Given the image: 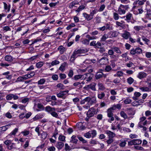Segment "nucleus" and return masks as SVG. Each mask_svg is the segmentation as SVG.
Returning a JSON list of instances; mask_svg holds the SVG:
<instances>
[{
    "instance_id": "338daca9",
    "label": "nucleus",
    "mask_w": 151,
    "mask_h": 151,
    "mask_svg": "<svg viewBox=\"0 0 151 151\" xmlns=\"http://www.w3.org/2000/svg\"><path fill=\"white\" fill-rule=\"evenodd\" d=\"M135 49L137 54H139L142 53V50L141 48L137 47Z\"/></svg>"
},
{
    "instance_id": "774afa93",
    "label": "nucleus",
    "mask_w": 151,
    "mask_h": 151,
    "mask_svg": "<svg viewBox=\"0 0 151 151\" xmlns=\"http://www.w3.org/2000/svg\"><path fill=\"white\" fill-rule=\"evenodd\" d=\"M47 150L48 151H55V148L54 146H50L48 147Z\"/></svg>"
},
{
    "instance_id": "e433bc0d",
    "label": "nucleus",
    "mask_w": 151,
    "mask_h": 151,
    "mask_svg": "<svg viewBox=\"0 0 151 151\" xmlns=\"http://www.w3.org/2000/svg\"><path fill=\"white\" fill-rule=\"evenodd\" d=\"M113 17L114 19L115 20H118L119 19V14L116 13L114 12L113 14Z\"/></svg>"
},
{
    "instance_id": "72a5a7b5",
    "label": "nucleus",
    "mask_w": 151,
    "mask_h": 151,
    "mask_svg": "<svg viewBox=\"0 0 151 151\" xmlns=\"http://www.w3.org/2000/svg\"><path fill=\"white\" fill-rule=\"evenodd\" d=\"M116 23L117 26L121 27L122 29H125V25L123 23L118 21L116 22Z\"/></svg>"
},
{
    "instance_id": "bf43d9fd",
    "label": "nucleus",
    "mask_w": 151,
    "mask_h": 151,
    "mask_svg": "<svg viewBox=\"0 0 151 151\" xmlns=\"http://www.w3.org/2000/svg\"><path fill=\"white\" fill-rule=\"evenodd\" d=\"M84 136L85 137L87 138H90L91 137V136L90 135L89 131L85 133L84 134Z\"/></svg>"
},
{
    "instance_id": "052dcab7",
    "label": "nucleus",
    "mask_w": 151,
    "mask_h": 151,
    "mask_svg": "<svg viewBox=\"0 0 151 151\" xmlns=\"http://www.w3.org/2000/svg\"><path fill=\"white\" fill-rule=\"evenodd\" d=\"M134 29L137 31H139L140 30L142 29V27L141 26H137L134 27Z\"/></svg>"
},
{
    "instance_id": "4d7b16f0",
    "label": "nucleus",
    "mask_w": 151,
    "mask_h": 151,
    "mask_svg": "<svg viewBox=\"0 0 151 151\" xmlns=\"http://www.w3.org/2000/svg\"><path fill=\"white\" fill-rule=\"evenodd\" d=\"M114 140L113 139L109 138V139L106 141V142L108 145L111 144L114 142Z\"/></svg>"
},
{
    "instance_id": "864d4df0",
    "label": "nucleus",
    "mask_w": 151,
    "mask_h": 151,
    "mask_svg": "<svg viewBox=\"0 0 151 151\" xmlns=\"http://www.w3.org/2000/svg\"><path fill=\"white\" fill-rule=\"evenodd\" d=\"M75 26V24L72 23L70 24H69L66 27V29L68 30H69L71 29L72 27H74Z\"/></svg>"
},
{
    "instance_id": "6ab92c4d",
    "label": "nucleus",
    "mask_w": 151,
    "mask_h": 151,
    "mask_svg": "<svg viewBox=\"0 0 151 151\" xmlns=\"http://www.w3.org/2000/svg\"><path fill=\"white\" fill-rule=\"evenodd\" d=\"M45 110L46 111L49 112H52L53 111H55V108L51 107L49 106H48L45 107Z\"/></svg>"
},
{
    "instance_id": "a18cd8bd",
    "label": "nucleus",
    "mask_w": 151,
    "mask_h": 151,
    "mask_svg": "<svg viewBox=\"0 0 151 151\" xmlns=\"http://www.w3.org/2000/svg\"><path fill=\"white\" fill-rule=\"evenodd\" d=\"M134 79L132 77H129L127 79V81L129 84H131L134 82Z\"/></svg>"
},
{
    "instance_id": "7ed1b4c3",
    "label": "nucleus",
    "mask_w": 151,
    "mask_h": 151,
    "mask_svg": "<svg viewBox=\"0 0 151 151\" xmlns=\"http://www.w3.org/2000/svg\"><path fill=\"white\" fill-rule=\"evenodd\" d=\"M96 112V110L93 108H91L89 109L87 112V116L88 117H91L94 116Z\"/></svg>"
},
{
    "instance_id": "bb28decb",
    "label": "nucleus",
    "mask_w": 151,
    "mask_h": 151,
    "mask_svg": "<svg viewBox=\"0 0 151 151\" xmlns=\"http://www.w3.org/2000/svg\"><path fill=\"white\" fill-rule=\"evenodd\" d=\"M89 97H87L85 98L84 99L82 100L81 101L80 103L81 104H84L86 102H87V104H88L89 102Z\"/></svg>"
},
{
    "instance_id": "473e14b6",
    "label": "nucleus",
    "mask_w": 151,
    "mask_h": 151,
    "mask_svg": "<svg viewBox=\"0 0 151 151\" xmlns=\"http://www.w3.org/2000/svg\"><path fill=\"white\" fill-rule=\"evenodd\" d=\"M17 148L16 147L15 144L14 143H12L11 142L10 145H9L8 146V148L9 150H11L13 148L16 149Z\"/></svg>"
},
{
    "instance_id": "393cba45",
    "label": "nucleus",
    "mask_w": 151,
    "mask_h": 151,
    "mask_svg": "<svg viewBox=\"0 0 151 151\" xmlns=\"http://www.w3.org/2000/svg\"><path fill=\"white\" fill-rule=\"evenodd\" d=\"M113 111L111 110L110 109H108L107 111V116L109 117L113 116Z\"/></svg>"
},
{
    "instance_id": "09e8293b",
    "label": "nucleus",
    "mask_w": 151,
    "mask_h": 151,
    "mask_svg": "<svg viewBox=\"0 0 151 151\" xmlns=\"http://www.w3.org/2000/svg\"><path fill=\"white\" fill-rule=\"evenodd\" d=\"M105 71L107 72H109L112 70V68L110 65H108L106 66Z\"/></svg>"
},
{
    "instance_id": "69168bd1",
    "label": "nucleus",
    "mask_w": 151,
    "mask_h": 151,
    "mask_svg": "<svg viewBox=\"0 0 151 151\" xmlns=\"http://www.w3.org/2000/svg\"><path fill=\"white\" fill-rule=\"evenodd\" d=\"M108 53L109 55L111 56V55H112L114 54V50L111 49H109L108 50Z\"/></svg>"
},
{
    "instance_id": "5701e85b",
    "label": "nucleus",
    "mask_w": 151,
    "mask_h": 151,
    "mask_svg": "<svg viewBox=\"0 0 151 151\" xmlns=\"http://www.w3.org/2000/svg\"><path fill=\"white\" fill-rule=\"evenodd\" d=\"M98 86L99 89L100 91H104L105 89L104 86L101 83H99L98 84Z\"/></svg>"
},
{
    "instance_id": "0e129e2a",
    "label": "nucleus",
    "mask_w": 151,
    "mask_h": 151,
    "mask_svg": "<svg viewBox=\"0 0 151 151\" xmlns=\"http://www.w3.org/2000/svg\"><path fill=\"white\" fill-rule=\"evenodd\" d=\"M65 137L63 135H60L58 137V139L61 141H64L65 140Z\"/></svg>"
},
{
    "instance_id": "2f4dec72",
    "label": "nucleus",
    "mask_w": 151,
    "mask_h": 151,
    "mask_svg": "<svg viewBox=\"0 0 151 151\" xmlns=\"http://www.w3.org/2000/svg\"><path fill=\"white\" fill-rule=\"evenodd\" d=\"M71 140H70V142L72 143H76L78 142V140L76 139V136L75 135H73L71 137Z\"/></svg>"
},
{
    "instance_id": "c85d7f7f",
    "label": "nucleus",
    "mask_w": 151,
    "mask_h": 151,
    "mask_svg": "<svg viewBox=\"0 0 151 151\" xmlns=\"http://www.w3.org/2000/svg\"><path fill=\"white\" fill-rule=\"evenodd\" d=\"M132 14L130 13H129L127 14L126 17H124V18L125 17H126V19H125L126 20L129 21L131 19V18L132 17Z\"/></svg>"
},
{
    "instance_id": "6e6552de",
    "label": "nucleus",
    "mask_w": 151,
    "mask_h": 151,
    "mask_svg": "<svg viewBox=\"0 0 151 151\" xmlns=\"http://www.w3.org/2000/svg\"><path fill=\"white\" fill-rule=\"evenodd\" d=\"M105 132L107 135L108 138L113 139L116 136V134L114 133L110 130H106Z\"/></svg>"
},
{
    "instance_id": "c03bdc74",
    "label": "nucleus",
    "mask_w": 151,
    "mask_h": 151,
    "mask_svg": "<svg viewBox=\"0 0 151 151\" xmlns=\"http://www.w3.org/2000/svg\"><path fill=\"white\" fill-rule=\"evenodd\" d=\"M18 130V129L17 128H15L12 131L10 134H9L10 136L15 135L17 132Z\"/></svg>"
},
{
    "instance_id": "423d86ee",
    "label": "nucleus",
    "mask_w": 151,
    "mask_h": 151,
    "mask_svg": "<svg viewBox=\"0 0 151 151\" xmlns=\"http://www.w3.org/2000/svg\"><path fill=\"white\" fill-rule=\"evenodd\" d=\"M121 36L125 40L128 39L130 37L131 34L129 32L124 30L123 33L121 34Z\"/></svg>"
},
{
    "instance_id": "603ef678",
    "label": "nucleus",
    "mask_w": 151,
    "mask_h": 151,
    "mask_svg": "<svg viewBox=\"0 0 151 151\" xmlns=\"http://www.w3.org/2000/svg\"><path fill=\"white\" fill-rule=\"evenodd\" d=\"M51 115L53 117L56 118H58V116L57 113L55 111H52L51 113Z\"/></svg>"
},
{
    "instance_id": "6e6d98bb",
    "label": "nucleus",
    "mask_w": 151,
    "mask_h": 151,
    "mask_svg": "<svg viewBox=\"0 0 151 151\" xmlns=\"http://www.w3.org/2000/svg\"><path fill=\"white\" fill-rule=\"evenodd\" d=\"M82 43L85 45H88L89 43V41L88 39H84L82 41Z\"/></svg>"
},
{
    "instance_id": "ea45409f",
    "label": "nucleus",
    "mask_w": 151,
    "mask_h": 151,
    "mask_svg": "<svg viewBox=\"0 0 151 151\" xmlns=\"http://www.w3.org/2000/svg\"><path fill=\"white\" fill-rule=\"evenodd\" d=\"M40 134L41 135V138L43 139H45L47 137V132L43 131L42 133Z\"/></svg>"
},
{
    "instance_id": "4be33fe9",
    "label": "nucleus",
    "mask_w": 151,
    "mask_h": 151,
    "mask_svg": "<svg viewBox=\"0 0 151 151\" xmlns=\"http://www.w3.org/2000/svg\"><path fill=\"white\" fill-rule=\"evenodd\" d=\"M58 50L59 51L60 53L62 54H63L65 51L66 48L65 47H63V46L60 45L58 47Z\"/></svg>"
},
{
    "instance_id": "c9c22d12",
    "label": "nucleus",
    "mask_w": 151,
    "mask_h": 151,
    "mask_svg": "<svg viewBox=\"0 0 151 151\" xmlns=\"http://www.w3.org/2000/svg\"><path fill=\"white\" fill-rule=\"evenodd\" d=\"M120 115L121 116L123 117L124 119H127V114L123 111H122L120 112Z\"/></svg>"
},
{
    "instance_id": "680f3d73",
    "label": "nucleus",
    "mask_w": 151,
    "mask_h": 151,
    "mask_svg": "<svg viewBox=\"0 0 151 151\" xmlns=\"http://www.w3.org/2000/svg\"><path fill=\"white\" fill-rule=\"evenodd\" d=\"M24 136H26L28 135L29 133V131L28 130H24L23 131H22L21 133Z\"/></svg>"
},
{
    "instance_id": "f704fd0d",
    "label": "nucleus",
    "mask_w": 151,
    "mask_h": 151,
    "mask_svg": "<svg viewBox=\"0 0 151 151\" xmlns=\"http://www.w3.org/2000/svg\"><path fill=\"white\" fill-rule=\"evenodd\" d=\"M44 63L42 61H40L36 63V66L37 68H40L42 66Z\"/></svg>"
},
{
    "instance_id": "49530a36",
    "label": "nucleus",
    "mask_w": 151,
    "mask_h": 151,
    "mask_svg": "<svg viewBox=\"0 0 151 151\" xmlns=\"http://www.w3.org/2000/svg\"><path fill=\"white\" fill-rule=\"evenodd\" d=\"M60 62L58 60H53L51 62L52 66H53L55 65H56L58 64Z\"/></svg>"
},
{
    "instance_id": "8fccbe9b",
    "label": "nucleus",
    "mask_w": 151,
    "mask_h": 151,
    "mask_svg": "<svg viewBox=\"0 0 151 151\" xmlns=\"http://www.w3.org/2000/svg\"><path fill=\"white\" fill-rule=\"evenodd\" d=\"M142 40L144 42H145V43L147 45H148V42L150 41L149 40L146 38L144 36H142Z\"/></svg>"
},
{
    "instance_id": "e2e57ef3",
    "label": "nucleus",
    "mask_w": 151,
    "mask_h": 151,
    "mask_svg": "<svg viewBox=\"0 0 151 151\" xmlns=\"http://www.w3.org/2000/svg\"><path fill=\"white\" fill-rule=\"evenodd\" d=\"M78 139L83 143H85L87 142V141L84 139L82 137L78 136Z\"/></svg>"
},
{
    "instance_id": "79ce46f5",
    "label": "nucleus",
    "mask_w": 151,
    "mask_h": 151,
    "mask_svg": "<svg viewBox=\"0 0 151 151\" xmlns=\"http://www.w3.org/2000/svg\"><path fill=\"white\" fill-rule=\"evenodd\" d=\"M105 96V94L103 92H102L101 93L98 94V97L100 99H102Z\"/></svg>"
},
{
    "instance_id": "13d9d810",
    "label": "nucleus",
    "mask_w": 151,
    "mask_h": 151,
    "mask_svg": "<svg viewBox=\"0 0 151 151\" xmlns=\"http://www.w3.org/2000/svg\"><path fill=\"white\" fill-rule=\"evenodd\" d=\"M0 65L3 67H8L10 65L9 64L5 62H1L0 63Z\"/></svg>"
},
{
    "instance_id": "20e7f679",
    "label": "nucleus",
    "mask_w": 151,
    "mask_h": 151,
    "mask_svg": "<svg viewBox=\"0 0 151 151\" xmlns=\"http://www.w3.org/2000/svg\"><path fill=\"white\" fill-rule=\"evenodd\" d=\"M96 84L95 83H92L91 84L87 85L83 87V88L88 90L89 89H91L93 91H96Z\"/></svg>"
},
{
    "instance_id": "412c9836",
    "label": "nucleus",
    "mask_w": 151,
    "mask_h": 151,
    "mask_svg": "<svg viewBox=\"0 0 151 151\" xmlns=\"http://www.w3.org/2000/svg\"><path fill=\"white\" fill-rule=\"evenodd\" d=\"M78 55H77L74 52H73V54L71 55L70 61L71 62H73L74 61Z\"/></svg>"
},
{
    "instance_id": "3c124183",
    "label": "nucleus",
    "mask_w": 151,
    "mask_h": 151,
    "mask_svg": "<svg viewBox=\"0 0 151 151\" xmlns=\"http://www.w3.org/2000/svg\"><path fill=\"white\" fill-rule=\"evenodd\" d=\"M89 75H90L89 73H86L83 75H81V79H85L87 78Z\"/></svg>"
},
{
    "instance_id": "4468645a",
    "label": "nucleus",
    "mask_w": 151,
    "mask_h": 151,
    "mask_svg": "<svg viewBox=\"0 0 151 151\" xmlns=\"http://www.w3.org/2000/svg\"><path fill=\"white\" fill-rule=\"evenodd\" d=\"M64 145L63 143L61 142H59L56 143V146L58 150H60L63 147Z\"/></svg>"
},
{
    "instance_id": "cd10ccee",
    "label": "nucleus",
    "mask_w": 151,
    "mask_h": 151,
    "mask_svg": "<svg viewBox=\"0 0 151 151\" xmlns=\"http://www.w3.org/2000/svg\"><path fill=\"white\" fill-rule=\"evenodd\" d=\"M109 37V35L106 34H104L101 38V42H104Z\"/></svg>"
},
{
    "instance_id": "de8ad7c7",
    "label": "nucleus",
    "mask_w": 151,
    "mask_h": 151,
    "mask_svg": "<svg viewBox=\"0 0 151 151\" xmlns=\"http://www.w3.org/2000/svg\"><path fill=\"white\" fill-rule=\"evenodd\" d=\"M119 34V32L117 31H113L111 34V36L112 37H115L117 36Z\"/></svg>"
},
{
    "instance_id": "aec40b11",
    "label": "nucleus",
    "mask_w": 151,
    "mask_h": 151,
    "mask_svg": "<svg viewBox=\"0 0 151 151\" xmlns=\"http://www.w3.org/2000/svg\"><path fill=\"white\" fill-rule=\"evenodd\" d=\"M103 73L101 72H99L96 73L95 76V78L96 79H98L102 77Z\"/></svg>"
},
{
    "instance_id": "4c0bfd02",
    "label": "nucleus",
    "mask_w": 151,
    "mask_h": 151,
    "mask_svg": "<svg viewBox=\"0 0 151 151\" xmlns=\"http://www.w3.org/2000/svg\"><path fill=\"white\" fill-rule=\"evenodd\" d=\"M65 63H62L60 67H59V69L62 71H64L65 69Z\"/></svg>"
},
{
    "instance_id": "a19ab883",
    "label": "nucleus",
    "mask_w": 151,
    "mask_h": 151,
    "mask_svg": "<svg viewBox=\"0 0 151 151\" xmlns=\"http://www.w3.org/2000/svg\"><path fill=\"white\" fill-rule=\"evenodd\" d=\"M97 12L96 9H95L94 10H92L90 11V15L93 18V16L94 14L96 13Z\"/></svg>"
},
{
    "instance_id": "0eeeda50",
    "label": "nucleus",
    "mask_w": 151,
    "mask_h": 151,
    "mask_svg": "<svg viewBox=\"0 0 151 151\" xmlns=\"http://www.w3.org/2000/svg\"><path fill=\"white\" fill-rule=\"evenodd\" d=\"M108 62V58L106 57H103L99 60V63L102 65L106 64Z\"/></svg>"
},
{
    "instance_id": "9d476101",
    "label": "nucleus",
    "mask_w": 151,
    "mask_h": 151,
    "mask_svg": "<svg viewBox=\"0 0 151 151\" xmlns=\"http://www.w3.org/2000/svg\"><path fill=\"white\" fill-rule=\"evenodd\" d=\"M73 52H74L77 55H78L79 54L85 53L86 51L83 49H80L77 50L76 49Z\"/></svg>"
},
{
    "instance_id": "5fc2aeb1",
    "label": "nucleus",
    "mask_w": 151,
    "mask_h": 151,
    "mask_svg": "<svg viewBox=\"0 0 151 151\" xmlns=\"http://www.w3.org/2000/svg\"><path fill=\"white\" fill-rule=\"evenodd\" d=\"M65 149L66 151H68L70 150L71 148L70 146L68 145V144L66 143L65 144Z\"/></svg>"
},
{
    "instance_id": "a211bd4d",
    "label": "nucleus",
    "mask_w": 151,
    "mask_h": 151,
    "mask_svg": "<svg viewBox=\"0 0 151 151\" xmlns=\"http://www.w3.org/2000/svg\"><path fill=\"white\" fill-rule=\"evenodd\" d=\"M104 26L105 27L106 30H112L113 28L112 25L109 23L106 24Z\"/></svg>"
},
{
    "instance_id": "b1692460",
    "label": "nucleus",
    "mask_w": 151,
    "mask_h": 151,
    "mask_svg": "<svg viewBox=\"0 0 151 151\" xmlns=\"http://www.w3.org/2000/svg\"><path fill=\"white\" fill-rule=\"evenodd\" d=\"M90 135L91 136L92 138L95 137L97 134V132L96 130L93 129L89 131Z\"/></svg>"
},
{
    "instance_id": "7c9ffc66",
    "label": "nucleus",
    "mask_w": 151,
    "mask_h": 151,
    "mask_svg": "<svg viewBox=\"0 0 151 151\" xmlns=\"http://www.w3.org/2000/svg\"><path fill=\"white\" fill-rule=\"evenodd\" d=\"M121 56L122 58H125V61H126L128 60L129 57L128 56H127V52L122 54Z\"/></svg>"
},
{
    "instance_id": "c756f323",
    "label": "nucleus",
    "mask_w": 151,
    "mask_h": 151,
    "mask_svg": "<svg viewBox=\"0 0 151 151\" xmlns=\"http://www.w3.org/2000/svg\"><path fill=\"white\" fill-rule=\"evenodd\" d=\"M4 4V9L5 10H7V12H9L10 11L11 5L10 4L8 6L7 4L5 2H3Z\"/></svg>"
},
{
    "instance_id": "f8f14e48",
    "label": "nucleus",
    "mask_w": 151,
    "mask_h": 151,
    "mask_svg": "<svg viewBox=\"0 0 151 151\" xmlns=\"http://www.w3.org/2000/svg\"><path fill=\"white\" fill-rule=\"evenodd\" d=\"M83 15L86 19L88 21H90L93 19L90 14H88L86 13H83Z\"/></svg>"
},
{
    "instance_id": "37998d69",
    "label": "nucleus",
    "mask_w": 151,
    "mask_h": 151,
    "mask_svg": "<svg viewBox=\"0 0 151 151\" xmlns=\"http://www.w3.org/2000/svg\"><path fill=\"white\" fill-rule=\"evenodd\" d=\"M96 19L95 23H99L101 22V18L98 15L96 16L95 17Z\"/></svg>"
},
{
    "instance_id": "39448f33",
    "label": "nucleus",
    "mask_w": 151,
    "mask_h": 151,
    "mask_svg": "<svg viewBox=\"0 0 151 151\" xmlns=\"http://www.w3.org/2000/svg\"><path fill=\"white\" fill-rule=\"evenodd\" d=\"M19 98V97L16 95L10 94L7 95L6 97V99L7 100H10L12 99L14 100H16Z\"/></svg>"
},
{
    "instance_id": "ddd939ff",
    "label": "nucleus",
    "mask_w": 151,
    "mask_h": 151,
    "mask_svg": "<svg viewBox=\"0 0 151 151\" xmlns=\"http://www.w3.org/2000/svg\"><path fill=\"white\" fill-rule=\"evenodd\" d=\"M144 3H145L142 1L138 0L137 1V2L136 3L137 5V8H139L140 7H142V6L144 4Z\"/></svg>"
},
{
    "instance_id": "9b49d317",
    "label": "nucleus",
    "mask_w": 151,
    "mask_h": 151,
    "mask_svg": "<svg viewBox=\"0 0 151 151\" xmlns=\"http://www.w3.org/2000/svg\"><path fill=\"white\" fill-rule=\"evenodd\" d=\"M111 49L113 50L117 54H120L122 53V52L120 50L119 47L114 46L111 47Z\"/></svg>"
},
{
    "instance_id": "58836bf2",
    "label": "nucleus",
    "mask_w": 151,
    "mask_h": 151,
    "mask_svg": "<svg viewBox=\"0 0 151 151\" xmlns=\"http://www.w3.org/2000/svg\"><path fill=\"white\" fill-rule=\"evenodd\" d=\"M73 79L75 81H78L80 79H81V75L78 74L75 75L73 78Z\"/></svg>"
},
{
    "instance_id": "f3484780",
    "label": "nucleus",
    "mask_w": 151,
    "mask_h": 151,
    "mask_svg": "<svg viewBox=\"0 0 151 151\" xmlns=\"http://www.w3.org/2000/svg\"><path fill=\"white\" fill-rule=\"evenodd\" d=\"M66 94V93H64L62 91L59 93H57V96L59 98H62L63 99H65L66 98L65 95Z\"/></svg>"
},
{
    "instance_id": "2eb2a0df",
    "label": "nucleus",
    "mask_w": 151,
    "mask_h": 151,
    "mask_svg": "<svg viewBox=\"0 0 151 151\" xmlns=\"http://www.w3.org/2000/svg\"><path fill=\"white\" fill-rule=\"evenodd\" d=\"M73 85L75 87V88L80 89L82 87V85H81L80 82H77L74 83L73 84Z\"/></svg>"
},
{
    "instance_id": "dca6fc26",
    "label": "nucleus",
    "mask_w": 151,
    "mask_h": 151,
    "mask_svg": "<svg viewBox=\"0 0 151 151\" xmlns=\"http://www.w3.org/2000/svg\"><path fill=\"white\" fill-rule=\"evenodd\" d=\"M118 11L119 14L120 15L124 14L126 12L125 10L123 8L122 6H121V5L118 9Z\"/></svg>"
},
{
    "instance_id": "f03ea898",
    "label": "nucleus",
    "mask_w": 151,
    "mask_h": 151,
    "mask_svg": "<svg viewBox=\"0 0 151 151\" xmlns=\"http://www.w3.org/2000/svg\"><path fill=\"white\" fill-rule=\"evenodd\" d=\"M142 141L139 139H134L128 142V145L132 146L133 145H139L141 144Z\"/></svg>"
},
{
    "instance_id": "a878e982",
    "label": "nucleus",
    "mask_w": 151,
    "mask_h": 151,
    "mask_svg": "<svg viewBox=\"0 0 151 151\" xmlns=\"http://www.w3.org/2000/svg\"><path fill=\"white\" fill-rule=\"evenodd\" d=\"M5 60L6 61L8 62H11L13 60V58L10 55H6L5 57Z\"/></svg>"
},
{
    "instance_id": "1a4fd4ad",
    "label": "nucleus",
    "mask_w": 151,
    "mask_h": 151,
    "mask_svg": "<svg viewBox=\"0 0 151 151\" xmlns=\"http://www.w3.org/2000/svg\"><path fill=\"white\" fill-rule=\"evenodd\" d=\"M147 76L146 73L144 72H141L138 73L137 76V77L139 79H141L145 78Z\"/></svg>"
},
{
    "instance_id": "f257e3e1",
    "label": "nucleus",
    "mask_w": 151,
    "mask_h": 151,
    "mask_svg": "<svg viewBox=\"0 0 151 151\" xmlns=\"http://www.w3.org/2000/svg\"><path fill=\"white\" fill-rule=\"evenodd\" d=\"M96 97L94 96L91 97H89L88 103L84 107L86 109H88L90 108L91 106L96 103Z\"/></svg>"
}]
</instances>
